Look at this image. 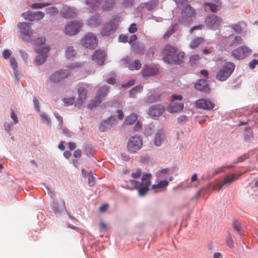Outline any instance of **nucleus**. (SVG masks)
Wrapping results in <instances>:
<instances>
[{
    "label": "nucleus",
    "instance_id": "c756f323",
    "mask_svg": "<svg viewBox=\"0 0 258 258\" xmlns=\"http://www.w3.org/2000/svg\"><path fill=\"white\" fill-rule=\"evenodd\" d=\"M52 209L55 213H59L62 210L66 209V205L64 200H62L61 201V205L60 206H58V204L56 202H53Z\"/></svg>",
    "mask_w": 258,
    "mask_h": 258
},
{
    "label": "nucleus",
    "instance_id": "13d9d810",
    "mask_svg": "<svg viewBox=\"0 0 258 258\" xmlns=\"http://www.w3.org/2000/svg\"><path fill=\"white\" fill-rule=\"evenodd\" d=\"M141 175V171L140 169L137 170L135 172L132 174V176L134 178H139Z\"/></svg>",
    "mask_w": 258,
    "mask_h": 258
},
{
    "label": "nucleus",
    "instance_id": "a19ab883",
    "mask_svg": "<svg viewBox=\"0 0 258 258\" xmlns=\"http://www.w3.org/2000/svg\"><path fill=\"white\" fill-rule=\"evenodd\" d=\"M89 23L90 25H96L99 24L100 23V18L98 16H96L94 17L91 18L89 21Z\"/></svg>",
    "mask_w": 258,
    "mask_h": 258
},
{
    "label": "nucleus",
    "instance_id": "bf43d9fd",
    "mask_svg": "<svg viewBox=\"0 0 258 258\" xmlns=\"http://www.w3.org/2000/svg\"><path fill=\"white\" fill-rule=\"evenodd\" d=\"M33 101V103H34V107H35V109H37V111H39L40 109H39V101L36 97H34Z\"/></svg>",
    "mask_w": 258,
    "mask_h": 258
},
{
    "label": "nucleus",
    "instance_id": "f704fd0d",
    "mask_svg": "<svg viewBox=\"0 0 258 258\" xmlns=\"http://www.w3.org/2000/svg\"><path fill=\"white\" fill-rule=\"evenodd\" d=\"M201 57L198 54L191 56L189 58V62L191 66H197L200 61Z\"/></svg>",
    "mask_w": 258,
    "mask_h": 258
},
{
    "label": "nucleus",
    "instance_id": "f8f14e48",
    "mask_svg": "<svg viewBox=\"0 0 258 258\" xmlns=\"http://www.w3.org/2000/svg\"><path fill=\"white\" fill-rule=\"evenodd\" d=\"M250 53V49L245 46L239 47L234 49L231 54L233 57L237 59H242L247 57Z\"/></svg>",
    "mask_w": 258,
    "mask_h": 258
},
{
    "label": "nucleus",
    "instance_id": "e433bc0d",
    "mask_svg": "<svg viewBox=\"0 0 258 258\" xmlns=\"http://www.w3.org/2000/svg\"><path fill=\"white\" fill-rule=\"evenodd\" d=\"M22 17H23L25 20H27L30 21H34V14L33 12L31 11L23 13L22 14Z\"/></svg>",
    "mask_w": 258,
    "mask_h": 258
},
{
    "label": "nucleus",
    "instance_id": "c9c22d12",
    "mask_svg": "<svg viewBox=\"0 0 258 258\" xmlns=\"http://www.w3.org/2000/svg\"><path fill=\"white\" fill-rule=\"evenodd\" d=\"M137 115L135 113H132L126 118L125 123L128 124H132L137 120Z\"/></svg>",
    "mask_w": 258,
    "mask_h": 258
},
{
    "label": "nucleus",
    "instance_id": "ddd939ff",
    "mask_svg": "<svg viewBox=\"0 0 258 258\" xmlns=\"http://www.w3.org/2000/svg\"><path fill=\"white\" fill-rule=\"evenodd\" d=\"M36 52L38 53V55L36 58V63L37 64H42L46 60L47 57V53L50 50V48L48 46L42 47L35 48Z\"/></svg>",
    "mask_w": 258,
    "mask_h": 258
},
{
    "label": "nucleus",
    "instance_id": "774afa93",
    "mask_svg": "<svg viewBox=\"0 0 258 258\" xmlns=\"http://www.w3.org/2000/svg\"><path fill=\"white\" fill-rule=\"evenodd\" d=\"M233 43L236 44H240L242 42V38L240 36H236L234 40H233Z\"/></svg>",
    "mask_w": 258,
    "mask_h": 258
},
{
    "label": "nucleus",
    "instance_id": "37998d69",
    "mask_svg": "<svg viewBox=\"0 0 258 258\" xmlns=\"http://www.w3.org/2000/svg\"><path fill=\"white\" fill-rule=\"evenodd\" d=\"M62 101L64 105H66V106H70L73 105L75 103V98H64Z\"/></svg>",
    "mask_w": 258,
    "mask_h": 258
},
{
    "label": "nucleus",
    "instance_id": "bb28decb",
    "mask_svg": "<svg viewBox=\"0 0 258 258\" xmlns=\"http://www.w3.org/2000/svg\"><path fill=\"white\" fill-rule=\"evenodd\" d=\"M204 6H209L210 10L212 12L215 13L220 10L221 3L219 1H216L213 3H206L204 4Z\"/></svg>",
    "mask_w": 258,
    "mask_h": 258
},
{
    "label": "nucleus",
    "instance_id": "4be33fe9",
    "mask_svg": "<svg viewBox=\"0 0 258 258\" xmlns=\"http://www.w3.org/2000/svg\"><path fill=\"white\" fill-rule=\"evenodd\" d=\"M116 122L115 118L110 117L109 119L102 121L99 125V130L101 132H105L109 129L112 124Z\"/></svg>",
    "mask_w": 258,
    "mask_h": 258
},
{
    "label": "nucleus",
    "instance_id": "423d86ee",
    "mask_svg": "<svg viewBox=\"0 0 258 258\" xmlns=\"http://www.w3.org/2000/svg\"><path fill=\"white\" fill-rule=\"evenodd\" d=\"M120 21V17L118 15H114L112 17L108 23L106 24L100 33L102 36H108L112 34L116 29Z\"/></svg>",
    "mask_w": 258,
    "mask_h": 258
},
{
    "label": "nucleus",
    "instance_id": "dca6fc26",
    "mask_svg": "<svg viewBox=\"0 0 258 258\" xmlns=\"http://www.w3.org/2000/svg\"><path fill=\"white\" fill-rule=\"evenodd\" d=\"M78 98L75 103V106L80 108L83 104L87 97V90L84 87H79L78 89Z\"/></svg>",
    "mask_w": 258,
    "mask_h": 258
},
{
    "label": "nucleus",
    "instance_id": "393cba45",
    "mask_svg": "<svg viewBox=\"0 0 258 258\" xmlns=\"http://www.w3.org/2000/svg\"><path fill=\"white\" fill-rule=\"evenodd\" d=\"M164 110V107L162 105L155 106L150 108L149 114L152 117H157L162 113Z\"/></svg>",
    "mask_w": 258,
    "mask_h": 258
},
{
    "label": "nucleus",
    "instance_id": "4d7b16f0",
    "mask_svg": "<svg viewBox=\"0 0 258 258\" xmlns=\"http://www.w3.org/2000/svg\"><path fill=\"white\" fill-rule=\"evenodd\" d=\"M11 117L14 120V122L15 124L18 123L19 122V120L17 116L15 114V112L13 110H11Z\"/></svg>",
    "mask_w": 258,
    "mask_h": 258
},
{
    "label": "nucleus",
    "instance_id": "de8ad7c7",
    "mask_svg": "<svg viewBox=\"0 0 258 258\" xmlns=\"http://www.w3.org/2000/svg\"><path fill=\"white\" fill-rule=\"evenodd\" d=\"M2 54H3V57L6 59H7L9 58L11 56L12 52L9 49H6L4 50Z\"/></svg>",
    "mask_w": 258,
    "mask_h": 258
},
{
    "label": "nucleus",
    "instance_id": "9b49d317",
    "mask_svg": "<svg viewBox=\"0 0 258 258\" xmlns=\"http://www.w3.org/2000/svg\"><path fill=\"white\" fill-rule=\"evenodd\" d=\"M205 22L209 29L216 30L219 28L222 22V20L219 16L211 14L206 17Z\"/></svg>",
    "mask_w": 258,
    "mask_h": 258
},
{
    "label": "nucleus",
    "instance_id": "f3484780",
    "mask_svg": "<svg viewBox=\"0 0 258 258\" xmlns=\"http://www.w3.org/2000/svg\"><path fill=\"white\" fill-rule=\"evenodd\" d=\"M237 179L238 176L234 174L228 175L225 177L223 183L219 182L217 184L216 188L219 190L224 185H228Z\"/></svg>",
    "mask_w": 258,
    "mask_h": 258
},
{
    "label": "nucleus",
    "instance_id": "7ed1b4c3",
    "mask_svg": "<svg viewBox=\"0 0 258 258\" xmlns=\"http://www.w3.org/2000/svg\"><path fill=\"white\" fill-rule=\"evenodd\" d=\"M152 175L150 173H146L141 178V182L134 180H131V183L138 189L139 194L141 196H144L149 190Z\"/></svg>",
    "mask_w": 258,
    "mask_h": 258
},
{
    "label": "nucleus",
    "instance_id": "1a4fd4ad",
    "mask_svg": "<svg viewBox=\"0 0 258 258\" xmlns=\"http://www.w3.org/2000/svg\"><path fill=\"white\" fill-rule=\"evenodd\" d=\"M81 43L86 48L94 49L97 47L98 41L94 34L88 33L82 38Z\"/></svg>",
    "mask_w": 258,
    "mask_h": 258
},
{
    "label": "nucleus",
    "instance_id": "0e129e2a",
    "mask_svg": "<svg viewBox=\"0 0 258 258\" xmlns=\"http://www.w3.org/2000/svg\"><path fill=\"white\" fill-rule=\"evenodd\" d=\"M19 52L21 54L23 59L25 61H27L29 57L28 53L23 50H20Z\"/></svg>",
    "mask_w": 258,
    "mask_h": 258
},
{
    "label": "nucleus",
    "instance_id": "6e6d98bb",
    "mask_svg": "<svg viewBox=\"0 0 258 258\" xmlns=\"http://www.w3.org/2000/svg\"><path fill=\"white\" fill-rule=\"evenodd\" d=\"M203 28H204V26L203 25L195 26L190 29L189 32L190 33H192L195 30H202V29H203Z\"/></svg>",
    "mask_w": 258,
    "mask_h": 258
},
{
    "label": "nucleus",
    "instance_id": "412c9836",
    "mask_svg": "<svg viewBox=\"0 0 258 258\" xmlns=\"http://www.w3.org/2000/svg\"><path fill=\"white\" fill-rule=\"evenodd\" d=\"M61 16L66 19H71L76 17L77 14L74 9L64 7L61 12Z\"/></svg>",
    "mask_w": 258,
    "mask_h": 258
},
{
    "label": "nucleus",
    "instance_id": "5fc2aeb1",
    "mask_svg": "<svg viewBox=\"0 0 258 258\" xmlns=\"http://www.w3.org/2000/svg\"><path fill=\"white\" fill-rule=\"evenodd\" d=\"M258 64V60L256 59H252L251 61L249 63V67L250 69H254L256 65Z\"/></svg>",
    "mask_w": 258,
    "mask_h": 258
},
{
    "label": "nucleus",
    "instance_id": "473e14b6",
    "mask_svg": "<svg viewBox=\"0 0 258 258\" xmlns=\"http://www.w3.org/2000/svg\"><path fill=\"white\" fill-rule=\"evenodd\" d=\"M233 227L234 229L236 230L240 235H241L243 233V227L241 222L239 221H234L233 222Z\"/></svg>",
    "mask_w": 258,
    "mask_h": 258
},
{
    "label": "nucleus",
    "instance_id": "4468645a",
    "mask_svg": "<svg viewBox=\"0 0 258 258\" xmlns=\"http://www.w3.org/2000/svg\"><path fill=\"white\" fill-rule=\"evenodd\" d=\"M195 104L197 108L207 110H212L215 107V104L213 102L204 98L197 100Z\"/></svg>",
    "mask_w": 258,
    "mask_h": 258
},
{
    "label": "nucleus",
    "instance_id": "6ab92c4d",
    "mask_svg": "<svg viewBox=\"0 0 258 258\" xmlns=\"http://www.w3.org/2000/svg\"><path fill=\"white\" fill-rule=\"evenodd\" d=\"M166 142L165 135L162 130L156 132L155 135L154 143L156 146H160L162 144Z\"/></svg>",
    "mask_w": 258,
    "mask_h": 258
},
{
    "label": "nucleus",
    "instance_id": "79ce46f5",
    "mask_svg": "<svg viewBox=\"0 0 258 258\" xmlns=\"http://www.w3.org/2000/svg\"><path fill=\"white\" fill-rule=\"evenodd\" d=\"M46 11L47 14L51 16H54L58 13L57 8L54 7H49L46 9Z\"/></svg>",
    "mask_w": 258,
    "mask_h": 258
},
{
    "label": "nucleus",
    "instance_id": "c03bdc74",
    "mask_svg": "<svg viewBox=\"0 0 258 258\" xmlns=\"http://www.w3.org/2000/svg\"><path fill=\"white\" fill-rule=\"evenodd\" d=\"M10 64L13 68L15 72H17V68L18 67L17 62L16 59L14 57H11L10 60ZM16 74V73H15Z\"/></svg>",
    "mask_w": 258,
    "mask_h": 258
},
{
    "label": "nucleus",
    "instance_id": "c85d7f7f",
    "mask_svg": "<svg viewBox=\"0 0 258 258\" xmlns=\"http://www.w3.org/2000/svg\"><path fill=\"white\" fill-rule=\"evenodd\" d=\"M141 67V61L139 59H136L134 61H130L128 63V68L130 70H138Z\"/></svg>",
    "mask_w": 258,
    "mask_h": 258
},
{
    "label": "nucleus",
    "instance_id": "a18cd8bd",
    "mask_svg": "<svg viewBox=\"0 0 258 258\" xmlns=\"http://www.w3.org/2000/svg\"><path fill=\"white\" fill-rule=\"evenodd\" d=\"M46 6H47V4L46 3H36V4H32L31 5V7L32 9H37L42 8Z\"/></svg>",
    "mask_w": 258,
    "mask_h": 258
},
{
    "label": "nucleus",
    "instance_id": "5701e85b",
    "mask_svg": "<svg viewBox=\"0 0 258 258\" xmlns=\"http://www.w3.org/2000/svg\"><path fill=\"white\" fill-rule=\"evenodd\" d=\"M158 72V68L157 66H146L142 71V75L144 77H149L156 75Z\"/></svg>",
    "mask_w": 258,
    "mask_h": 258
},
{
    "label": "nucleus",
    "instance_id": "49530a36",
    "mask_svg": "<svg viewBox=\"0 0 258 258\" xmlns=\"http://www.w3.org/2000/svg\"><path fill=\"white\" fill-rule=\"evenodd\" d=\"M88 184L90 186H93L95 184L94 178L92 173L90 172L88 175Z\"/></svg>",
    "mask_w": 258,
    "mask_h": 258
},
{
    "label": "nucleus",
    "instance_id": "8fccbe9b",
    "mask_svg": "<svg viewBox=\"0 0 258 258\" xmlns=\"http://www.w3.org/2000/svg\"><path fill=\"white\" fill-rule=\"evenodd\" d=\"M55 117L56 118L57 120L59 122V125L61 128H62V124H63V118L58 113H55L54 114Z\"/></svg>",
    "mask_w": 258,
    "mask_h": 258
},
{
    "label": "nucleus",
    "instance_id": "9d476101",
    "mask_svg": "<svg viewBox=\"0 0 258 258\" xmlns=\"http://www.w3.org/2000/svg\"><path fill=\"white\" fill-rule=\"evenodd\" d=\"M142 140L139 136H135L131 137L127 143V149L131 153H136L142 147Z\"/></svg>",
    "mask_w": 258,
    "mask_h": 258
},
{
    "label": "nucleus",
    "instance_id": "39448f33",
    "mask_svg": "<svg viewBox=\"0 0 258 258\" xmlns=\"http://www.w3.org/2000/svg\"><path fill=\"white\" fill-rule=\"evenodd\" d=\"M235 69V65L231 62H226L216 74V78L220 81L226 80L232 74Z\"/></svg>",
    "mask_w": 258,
    "mask_h": 258
},
{
    "label": "nucleus",
    "instance_id": "2eb2a0df",
    "mask_svg": "<svg viewBox=\"0 0 258 258\" xmlns=\"http://www.w3.org/2000/svg\"><path fill=\"white\" fill-rule=\"evenodd\" d=\"M70 74V71L68 70H60L56 71L50 77L51 81L57 83L60 81L61 80L67 78Z\"/></svg>",
    "mask_w": 258,
    "mask_h": 258
},
{
    "label": "nucleus",
    "instance_id": "b1692460",
    "mask_svg": "<svg viewBox=\"0 0 258 258\" xmlns=\"http://www.w3.org/2000/svg\"><path fill=\"white\" fill-rule=\"evenodd\" d=\"M183 108V104L181 103H176L171 101L170 103L167 110L171 113L181 111Z\"/></svg>",
    "mask_w": 258,
    "mask_h": 258
},
{
    "label": "nucleus",
    "instance_id": "58836bf2",
    "mask_svg": "<svg viewBox=\"0 0 258 258\" xmlns=\"http://www.w3.org/2000/svg\"><path fill=\"white\" fill-rule=\"evenodd\" d=\"M34 14V21H39L42 19L44 17V13L40 12L37 11V12L33 13Z\"/></svg>",
    "mask_w": 258,
    "mask_h": 258
},
{
    "label": "nucleus",
    "instance_id": "603ef678",
    "mask_svg": "<svg viewBox=\"0 0 258 258\" xmlns=\"http://www.w3.org/2000/svg\"><path fill=\"white\" fill-rule=\"evenodd\" d=\"M225 168H230V167L228 166H223V167H219V168H217V169L215 170L214 172H213V175H215L217 174H218L219 173L223 172L224 171V169Z\"/></svg>",
    "mask_w": 258,
    "mask_h": 258
},
{
    "label": "nucleus",
    "instance_id": "cd10ccee",
    "mask_svg": "<svg viewBox=\"0 0 258 258\" xmlns=\"http://www.w3.org/2000/svg\"><path fill=\"white\" fill-rule=\"evenodd\" d=\"M77 56L76 51L73 46H68L65 50V56L68 59H73Z\"/></svg>",
    "mask_w": 258,
    "mask_h": 258
},
{
    "label": "nucleus",
    "instance_id": "a211bd4d",
    "mask_svg": "<svg viewBox=\"0 0 258 258\" xmlns=\"http://www.w3.org/2000/svg\"><path fill=\"white\" fill-rule=\"evenodd\" d=\"M106 54L104 51L97 50L92 55V59L98 64L102 65L103 64Z\"/></svg>",
    "mask_w": 258,
    "mask_h": 258
},
{
    "label": "nucleus",
    "instance_id": "69168bd1",
    "mask_svg": "<svg viewBox=\"0 0 258 258\" xmlns=\"http://www.w3.org/2000/svg\"><path fill=\"white\" fill-rule=\"evenodd\" d=\"M73 155L76 158H80L82 155V152L80 149L76 150L74 151Z\"/></svg>",
    "mask_w": 258,
    "mask_h": 258
},
{
    "label": "nucleus",
    "instance_id": "f03ea898",
    "mask_svg": "<svg viewBox=\"0 0 258 258\" xmlns=\"http://www.w3.org/2000/svg\"><path fill=\"white\" fill-rule=\"evenodd\" d=\"M19 31L21 34L22 38L26 41L33 42L35 45H43L45 42L44 38H38L35 40H32L33 31L31 29L30 24L26 22L19 23L18 24Z\"/></svg>",
    "mask_w": 258,
    "mask_h": 258
},
{
    "label": "nucleus",
    "instance_id": "ea45409f",
    "mask_svg": "<svg viewBox=\"0 0 258 258\" xmlns=\"http://www.w3.org/2000/svg\"><path fill=\"white\" fill-rule=\"evenodd\" d=\"M114 5V2L113 0H108L105 2V4L103 8L104 10L107 11L111 9Z\"/></svg>",
    "mask_w": 258,
    "mask_h": 258
},
{
    "label": "nucleus",
    "instance_id": "20e7f679",
    "mask_svg": "<svg viewBox=\"0 0 258 258\" xmlns=\"http://www.w3.org/2000/svg\"><path fill=\"white\" fill-rule=\"evenodd\" d=\"M196 10L190 5H186L182 9L179 22L181 24H189L196 18Z\"/></svg>",
    "mask_w": 258,
    "mask_h": 258
},
{
    "label": "nucleus",
    "instance_id": "680f3d73",
    "mask_svg": "<svg viewBox=\"0 0 258 258\" xmlns=\"http://www.w3.org/2000/svg\"><path fill=\"white\" fill-rule=\"evenodd\" d=\"M135 83V81L134 80H131L129 81L127 83H125L122 85V87L123 88H126V87H130L131 86H133Z\"/></svg>",
    "mask_w": 258,
    "mask_h": 258
},
{
    "label": "nucleus",
    "instance_id": "6e6552de",
    "mask_svg": "<svg viewBox=\"0 0 258 258\" xmlns=\"http://www.w3.org/2000/svg\"><path fill=\"white\" fill-rule=\"evenodd\" d=\"M83 23L80 21H73L68 23L64 29V33L69 36H74L79 32Z\"/></svg>",
    "mask_w": 258,
    "mask_h": 258
},
{
    "label": "nucleus",
    "instance_id": "09e8293b",
    "mask_svg": "<svg viewBox=\"0 0 258 258\" xmlns=\"http://www.w3.org/2000/svg\"><path fill=\"white\" fill-rule=\"evenodd\" d=\"M226 244L230 248L234 247V242L231 236H229L227 238Z\"/></svg>",
    "mask_w": 258,
    "mask_h": 258
},
{
    "label": "nucleus",
    "instance_id": "2f4dec72",
    "mask_svg": "<svg viewBox=\"0 0 258 258\" xmlns=\"http://www.w3.org/2000/svg\"><path fill=\"white\" fill-rule=\"evenodd\" d=\"M160 97L159 94L153 93L149 95L145 100V102L147 104L152 103L158 101Z\"/></svg>",
    "mask_w": 258,
    "mask_h": 258
},
{
    "label": "nucleus",
    "instance_id": "0eeeda50",
    "mask_svg": "<svg viewBox=\"0 0 258 258\" xmlns=\"http://www.w3.org/2000/svg\"><path fill=\"white\" fill-rule=\"evenodd\" d=\"M109 92L107 86H104L101 87L97 91L96 95L94 99L92 100L88 104L89 109H93L94 107L99 105L102 101V99L107 95Z\"/></svg>",
    "mask_w": 258,
    "mask_h": 258
},
{
    "label": "nucleus",
    "instance_id": "72a5a7b5",
    "mask_svg": "<svg viewBox=\"0 0 258 258\" xmlns=\"http://www.w3.org/2000/svg\"><path fill=\"white\" fill-rule=\"evenodd\" d=\"M143 89V87L142 85H138L133 88L130 91V95L131 97H134L136 94L138 93L141 92Z\"/></svg>",
    "mask_w": 258,
    "mask_h": 258
},
{
    "label": "nucleus",
    "instance_id": "052dcab7",
    "mask_svg": "<svg viewBox=\"0 0 258 258\" xmlns=\"http://www.w3.org/2000/svg\"><path fill=\"white\" fill-rule=\"evenodd\" d=\"M187 120V117L185 115H181L177 118V122L178 123L185 122Z\"/></svg>",
    "mask_w": 258,
    "mask_h": 258
},
{
    "label": "nucleus",
    "instance_id": "7c9ffc66",
    "mask_svg": "<svg viewBox=\"0 0 258 258\" xmlns=\"http://www.w3.org/2000/svg\"><path fill=\"white\" fill-rule=\"evenodd\" d=\"M204 41V39L201 37L195 38L190 42L189 44L190 47L192 49H195L198 47L200 44L203 43Z\"/></svg>",
    "mask_w": 258,
    "mask_h": 258
},
{
    "label": "nucleus",
    "instance_id": "4c0bfd02",
    "mask_svg": "<svg viewBox=\"0 0 258 258\" xmlns=\"http://www.w3.org/2000/svg\"><path fill=\"white\" fill-rule=\"evenodd\" d=\"M133 51L138 54H141L144 51V48L138 44L134 43L132 44Z\"/></svg>",
    "mask_w": 258,
    "mask_h": 258
},
{
    "label": "nucleus",
    "instance_id": "3c124183",
    "mask_svg": "<svg viewBox=\"0 0 258 258\" xmlns=\"http://www.w3.org/2000/svg\"><path fill=\"white\" fill-rule=\"evenodd\" d=\"M40 116H41V118L42 120L44 122L47 123L48 124H50V120L49 117H48V116L46 114H45L44 113H42L41 114Z\"/></svg>",
    "mask_w": 258,
    "mask_h": 258
},
{
    "label": "nucleus",
    "instance_id": "aec40b11",
    "mask_svg": "<svg viewBox=\"0 0 258 258\" xmlns=\"http://www.w3.org/2000/svg\"><path fill=\"white\" fill-rule=\"evenodd\" d=\"M195 87L197 90L206 93H209L210 90L207 81L203 79L199 80L195 84Z\"/></svg>",
    "mask_w": 258,
    "mask_h": 258
},
{
    "label": "nucleus",
    "instance_id": "a878e982",
    "mask_svg": "<svg viewBox=\"0 0 258 258\" xmlns=\"http://www.w3.org/2000/svg\"><path fill=\"white\" fill-rule=\"evenodd\" d=\"M169 182L167 180H161L156 184H153L152 186V189L157 192L160 190H163L166 189V186L168 185Z\"/></svg>",
    "mask_w": 258,
    "mask_h": 258
},
{
    "label": "nucleus",
    "instance_id": "338daca9",
    "mask_svg": "<svg viewBox=\"0 0 258 258\" xmlns=\"http://www.w3.org/2000/svg\"><path fill=\"white\" fill-rule=\"evenodd\" d=\"M173 33L172 31H170L169 30L168 32H167L163 36V38L164 39H168L170 36Z\"/></svg>",
    "mask_w": 258,
    "mask_h": 258
},
{
    "label": "nucleus",
    "instance_id": "864d4df0",
    "mask_svg": "<svg viewBox=\"0 0 258 258\" xmlns=\"http://www.w3.org/2000/svg\"><path fill=\"white\" fill-rule=\"evenodd\" d=\"M138 30L137 25L135 23L132 24L128 28V31L131 33H133L136 32Z\"/></svg>",
    "mask_w": 258,
    "mask_h": 258
},
{
    "label": "nucleus",
    "instance_id": "f257e3e1",
    "mask_svg": "<svg viewBox=\"0 0 258 258\" xmlns=\"http://www.w3.org/2000/svg\"><path fill=\"white\" fill-rule=\"evenodd\" d=\"M163 53V59L168 63H179L182 61L185 55L184 52L170 45L165 47Z\"/></svg>",
    "mask_w": 258,
    "mask_h": 258
},
{
    "label": "nucleus",
    "instance_id": "e2e57ef3",
    "mask_svg": "<svg viewBox=\"0 0 258 258\" xmlns=\"http://www.w3.org/2000/svg\"><path fill=\"white\" fill-rule=\"evenodd\" d=\"M119 40L122 42H126L128 41V37L126 35H121L119 36Z\"/></svg>",
    "mask_w": 258,
    "mask_h": 258
}]
</instances>
